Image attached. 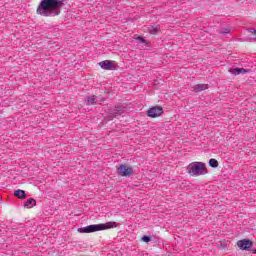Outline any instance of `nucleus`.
Returning a JSON list of instances; mask_svg holds the SVG:
<instances>
[{
  "label": "nucleus",
  "mask_w": 256,
  "mask_h": 256,
  "mask_svg": "<svg viewBox=\"0 0 256 256\" xmlns=\"http://www.w3.org/2000/svg\"><path fill=\"white\" fill-rule=\"evenodd\" d=\"M208 165L213 169H217V167H219V161H217L215 158H211L208 162Z\"/></svg>",
  "instance_id": "15"
},
{
  "label": "nucleus",
  "mask_w": 256,
  "mask_h": 256,
  "mask_svg": "<svg viewBox=\"0 0 256 256\" xmlns=\"http://www.w3.org/2000/svg\"><path fill=\"white\" fill-rule=\"evenodd\" d=\"M207 173V165L204 162H192L187 166V174L191 177H199Z\"/></svg>",
  "instance_id": "3"
},
{
  "label": "nucleus",
  "mask_w": 256,
  "mask_h": 256,
  "mask_svg": "<svg viewBox=\"0 0 256 256\" xmlns=\"http://www.w3.org/2000/svg\"><path fill=\"white\" fill-rule=\"evenodd\" d=\"M117 222H106L104 224H92L78 229V233H95L97 231H105V229H114L118 227Z\"/></svg>",
  "instance_id": "2"
},
{
  "label": "nucleus",
  "mask_w": 256,
  "mask_h": 256,
  "mask_svg": "<svg viewBox=\"0 0 256 256\" xmlns=\"http://www.w3.org/2000/svg\"><path fill=\"white\" fill-rule=\"evenodd\" d=\"M141 241H143L144 243H149L151 241V236L144 235L141 238Z\"/></svg>",
  "instance_id": "18"
},
{
  "label": "nucleus",
  "mask_w": 256,
  "mask_h": 256,
  "mask_svg": "<svg viewBox=\"0 0 256 256\" xmlns=\"http://www.w3.org/2000/svg\"><path fill=\"white\" fill-rule=\"evenodd\" d=\"M14 197H17V199H27V193H25V190L18 189L14 192Z\"/></svg>",
  "instance_id": "12"
},
{
  "label": "nucleus",
  "mask_w": 256,
  "mask_h": 256,
  "mask_svg": "<svg viewBox=\"0 0 256 256\" xmlns=\"http://www.w3.org/2000/svg\"><path fill=\"white\" fill-rule=\"evenodd\" d=\"M237 245L242 251H249L251 247H253V241L249 239H242L237 242Z\"/></svg>",
  "instance_id": "7"
},
{
  "label": "nucleus",
  "mask_w": 256,
  "mask_h": 256,
  "mask_svg": "<svg viewBox=\"0 0 256 256\" xmlns=\"http://www.w3.org/2000/svg\"><path fill=\"white\" fill-rule=\"evenodd\" d=\"M251 70L249 69H245V68H230L229 69V73H231V75H245L247 73H249Z\"/></svg>",
  "instance_id": "9"
},
{
  "label": "nucleus",
  "mask_w": 256,
  "mask_h": 256,
  "mask_svg": "<svg viewBox=\"0 0 256 256\" xmlns=\"http://www.w3.org/2000/svg\"><path fill=\"white\" fill-rule=\"evenodd\" d=\"M162 113H163V107L161 106H153L152 108H149L147 111L148 117H151L152 119L161 117Z\"/></svg>",
  "instance_id": "6"
},
{
  "label": "nucleus",
  "mask_w": 256,
  "mask_h": 256,
  "mask_svg": "<svg viewBox=\"0 0 256 256\" xmlns=\"http://www.w3.org/2000/svg\"><path fill=\"white\" fill-rule=\"evenodd\" d=\"M63 5H65V0H41L36 13L42 17H57L61 15Z\"/></svg>",
  "instance_id": "1"
},
{
  "label": "nucleus",
  "mask_w": 256,
  "mask_h": 256,
  "mask_svg": "<svg viewBox=\"0 0 256 256\" xmlns=\"http://www.w3.org/2000/svg\"><path fill=\"white\" fill-rule=\"evenodd\" d=\"M99 65L101 67V69H104L105 71H115L116 66H115V62L111 61V60H104L99 62Z\"/></svg>",
  "instance_id": "8"
},
{
  "label": "nucleus",
  "mask_w": 256,
  "mask_h": 256,
  "mask_svg": "<svg viewBox=\"0 0 256 256\" xmlns=\"http://www.w3.org/2000/svg\"><path fill=\"white\" fill-rule=\"evenodd\" d=\"M117 173L120 175V177H133V175H135L133 167L127 164H120L117 168Z\"/></svg>",
  "instance_id": "4"
},
{
  "label": "nucleus",
  "mask_w": 256,
  "mask_h": 256,
  "mask_svg": "<svg viewBox=\"0 0 256 256\" xmlns=\"http://www.w3.org/2000/svg\"><path fill=\"white\" fill-rule=\"evenodd\" d=\"M125 113V107L121 105H116L113 109L108 111V117L110 120L115 119L118 115H123Z\"/></svg>",
  "instance_id": "5"
},
{
  "label": "nucleus",
  "mask_w": 256,
  "mask_h": 256,
  "mask_svg": "<svg viewBox=\"0 0 256 256\" xmlns=\"http://www.w3.org/2000/svg\"><path fill=\"white\" fill-rule=\"evenodd\" d=\"M248 33H251L247 39V41H256V29L250 28L248 29Z\"/></svg>",
  "instance_id": "14"
},
{
  "label": "nucleus",
  "mask_w": 256,
  "mask_h": 256,
  "mask_svg": "<svg viewBox=\"0 0 256 256\" xmlns=\"http://www.w3.org/2000/svg\"><path fill=\"white\" fill-rule=\"evenodd\" d=\"M95 100H96L95 96H89V97H87V99H86V101H87L88 103H91V105H97V101H95Z\"/></svg>",
  "instance_id": "16"
},
{
  "label": "nucleus",
  "mask_w": 256,
  "mask_h": 256,
  "mask_svg": "<svg viewBox=\"0 0 256 256\" xmlns=\"http://www.w3.org/2000/svg\"><path fill=\"white\" fill-rule=\"evenodd\" d=\"M37 205V201L33 198H29L28 200H26L24 202V207H26L27 209H31L33 207H35Z\"/></svg>",
  "instance_id": "11"
},
{
  "label": "nucleus",
  "mask_w": 256,
  "mask_h": 256,
  "mask_svg": "<svg viewBox=\"0 0 256 256\" xmlns=\"http://www.w3.org/2000/svg\"><path fill=\"white\" fill-rule=\"evenodd\" d=\"M146 31L150 33V35H157L159 33V26H148Z\"/></svg>",
  "instance_id": "13"
},
{
  "label": "nucleus",
  "mask_w": 256,
  "mask_h": 256,
  "mask_svg": "<svg viewBox=\"0 0 256 256\" xmlns=\"http://www.w3.org/2000/svg\"><path fill=\"white\" fill-rule=\"evenodd\" d=\"M228 33H231V28L229 27L220 30L221 35H227Z\"/></svg>",
  "instance_id": "17"
},
{
  "label": "nucleus",
  "mask_w": 256,
  "mask_h": 256,
  "mask_svg": "<svg viewBox=\"0 0 256 256\" xmlns=\"http://www.w3.org/2000/svg\"><path fill=\"white\" fill-rule=\"evenodd\" d=\"M136 41H139L140 43H144V45H147V40H145V38H143L142 36H138L136 38Z\"/></svg>",
  "instance_id": "19"
},
{
  "label": "nucleus",
  "mask_w": 256,
  "mask_h": 256,
  "mask_svg": "<svg viewBox=\"0 0 256 256\" xmlns=\"http://www.w3.org/2000/svg\"><path fill=\"white\" fill-rule=\"evenodd\" d=\"M206 89H209L208 84H196L192 86V91L195 93H201V91H206Z\"/></svg>",
  "instance_id": "10"
}]
</instances>
